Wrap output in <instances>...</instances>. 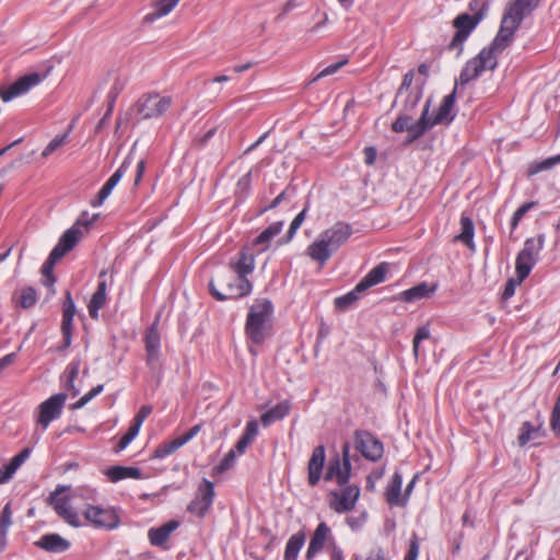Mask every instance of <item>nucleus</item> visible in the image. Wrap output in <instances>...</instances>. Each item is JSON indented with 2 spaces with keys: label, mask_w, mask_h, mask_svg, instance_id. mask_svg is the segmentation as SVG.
<instances>
[{
  "label": "nucleus",
  "mask_w": 560,
  "mask_h": 560,
  "mask_svg": "<svg viewBox=\"0 0 560 560\" xmlns=\"http://www.w3.org/2000/svg\"><path fill=\"white\" fill-rule=\"evenodd\" d=\"M306 211H307V208H304L294 219L293 221L291 222V225H290V229L287 233V237L279 241V244H285V243H289L294 234L296 233V231L299 230V228L302 225L304 219H305V215H306Z\"/></svg>",
  "instance_id": "obj_48"
},
{
  "label": "nucleus",
  "mask_w": 560,
  "mask_h": 560,
  "mask_svg": "<svg viewBox=\"0 0 560 560\" xmlns=\"http://www.w3.org/2000/svg\"><path fill=\"white\" fill-rule=\"evenodd\" d=\"M430 338V329L428 326H421L417 329L416 335L412 340V350L413 354L417 358L419 355V346L422 340H427Z\"/></svg>",
  "instance_id": "obj_53"
},
{
  "label": "nucleus",
  "mask_w": 560,
  "mask_h": 560,
  "mask_svg": "<svg viewBox=\"0 0 560 560\" xmlns=\"http://www.w3.org/2000/svg\"><path fill=\"white\" fill-rule=\"evenodd\" d=\"M540 1L511 0L502 16L501 26L514 35L523 20L539 5Z\"/></svg>",
  "instance_id": "obj_6"
},
{
  "label": "nucleus",
  "mask_w": 560,
  "mask_h": 560,
  "mask_svg": "<svg viewBox=\"0 0 560 560\" xmlns=\"http://www.w3.org/2000/svg\"><path fill=\"white\" fill-rule=\"evenodd\" d=\"M537 420L538 423L536 425L529 421H525L522 424L521 433L518 435V444L521 446H525L532 440L540 438L545 434V432L542 431L544 421L540 419L539 415Z\"/></svg>",
  "instance_id": "obj_31"
},
{
  "label": "nucleus",
  "mask_w": 560,
  "mask_h": 560,
  "mask_svg": "<svg viewBox=\"0 0 560 560\" xmlns=\"http://www.w3.org/2000/svg\"><path fill=\"white\" fill-rule=\"evenodd\" d=\"M413 122L411 113L400 112L397 119L392 124V129L393 131L400 133L406 131Z\"/></svg>",
  "instance_id": "obj_46"
},
{
  "label": "nucleus",
  "mask_w": 560,
  "mask_h": 560,
  "mask_svg": "<svg viewBox=\"0 0 560 560\" xmlns=\"http://www.w3.org/2000/svg\"><path fill=\"white\" fill-rule=\"evenodd\" d=\"M131 165V158L127 156L121 165L114 172V174L107 179V182L100 189L97 197L91 201L92 207H100L104 203L107 197L110 195L114 187L119 183L121 177L125 175L127 170Z\"/></svg>",
  "instance_id": "obj_19"
},
{
  "label": "nucleus",
  "mask_w": 560,
  "mask_h": 560,
  "mask_svg": "<svg viewBox=\"0 0 560 560\" xmlns=\"http://www.w3.org/2000/svg\"><path fill=\"white\" fill-rule=\"evenodd\" d=\"M291 404L289 400H282L269 410L264 412L260 417L264 427H268L271 423L282 420L290 411Z\"/></svg>",
  "instance_id": "obj_32"
},
{
  "label": "nucleus",
  "mask_w": 560,
  "mask_h": 560,
  "mask_svg": "<svg viewBox=\"0 0 560 560\" xmlns=\"http://www.w3.org/2000/svg\"><path fill=\"white\" fill-rule=\"evenodd\" d=\"M360 497V488L355 485L346 483L341 491L329 493V508L336 513L342 514L354 509Z\"/></svg>",
  "instance_id": "obj_10"
},
{
  "label": "nucleus",
  "mask_w": 560,
  "mask_h": 560,
  "mask_svg": "<svg viewBox=\"0 0 560 560\" xmlns=\"http://www.w3.org/2000/svg\"><path fill=\"white\" fill-rule=\"evenodd\" d=\"M550 429L552 432L560 438V411L552 409L550 417Z\"/></svg>",
  "instance_id": "obj_60"
},
{
  "label": "nucleus",
  "mask_w": 560,
  "mask_h": 560,
  "mask_svg": "<svg viewBox=\"0 0 560 560\" xmlns=\"http://www.w3.org/2000/svg\"><path fill=\"white\" fill-rule=\"evenodd\" d=\"M106 294L95 291L89 303V314L92 318H98V311L105 305Z\"/></svg>",
  "instance_id": "obj_45"
},
{
  "label": "nucleus",
  "mask_w": 560,
  "mask_h": 560,
  "mask_svg": "<svg viewBox=\"0 0 560 560\" xmlns=\"http://www.w3.org/2000/svg\"><path fill=\"white\" fill-rule=\"evenodd\" d=\"M183 446V443L178 438L164 442L161 445H159L154 451V457L155 458H164L174 452H176L179 447Z\"/></svg>",
  "instance_id": "obj_43"
},
{
  "label": "nucleus",
  "mask_w": 560,
  "mask_h": 560,
  "mask_svg": "<svg viewBox=\"0 0 560 560\" xmlns=\"http://www.w3.org/2000/svg\"><path fill=\"white\" fill-rule=\"evenodd\" d=\"M355 448L363 457L371 462H376L383 456V443L368 431H355Z\"/></svg>",
  "instance_id": "obj_15"
},
{
  "label": "nucleus",
  "mask_w": 560,
  "mask_h": 560,
  "mask_svg": "<svg viewBox=\"0 0 560 560\" xmlns=\"http://www.w3.org/2000/svg\"><path fill=\"white\" fill-rule=\"evenodd\" d=\"M67 395L58 393L50 396L38 406L37 423L45 430L51 421L61 416Z\"/></svg>",
  "instance_id": "obj_11"
},
{
  "label": "nucleus",
  "mask_w": 560,
  "mask_h": 560,
  "mask_svg": "<svg viewBox=\"0 0 560 560\" xmlns=\"http://www.w3.org/2000/svg\"><path fill=\"white\" fill-rule=\"evenodd\" d=\"M201 423H198L194 427H191L185 434L182 436H178L183 445H185L187 442H189L192 438H195L201 430Z\"/></svg>",
  "instance_id": "obj_61"
},
{
  "label": "nucleus",
  "mask_w": 560,
  "mask_h": 560,
  "mask_svg": "<svg viewBox=\"0 0 560 560\" xmlns=\"http://www.w3.org/2000/svg\"><path fill=\"white\" fill-rule=\"evenodd\" d=\"M330 538L332 537L330 536V528L328 525L325 522L319 523L308 544L306 559H313L319 551H322L325 542H329Z\"/></svg>",
  "instance_id": "obj_22"
},
{
  "label": "nucleus",
  "mask_w": 560,
  "mask_h": 560,
  "mask_svg": "<svg viewBox=\"0 0 560 560\" xmlns=\"http://www.w3.org/2000/svg\"><path fill=\"white\" fill-rule=\"evenodd\" d=\"M350 446L348 443L342 445V466L338 456L328 464L327 471L324 476L326 481L336 479L337 483L342 487L348 483L351 474V463L349 457Z\"/></svg>",
  "instance_id": "obj_14"
},
{
  "label": "nucleus",
  "mask_w": 560,
  "mask_h": 560,
  "mask_svg": "<svg viewBox=\"0 0 560 560\" xmlns=\"http://www.w3.org/2000/svg\"><path fill=\"white\" fill-rule=\"evenodd\" d=\"M79 370H80V362L79 361H72L68 366H67V374H68V377H67V383H66V386L69 390L72 392V395L75 396L78 395L79 390L74 387V380L75 377L78 376L79 374Z\"/></svg>",
  "instance_id": "obj_47"
},
{
  "label": "nucleus",
  "mask_w": 560,
  "mask_h": 560,
  "mask_svg": "<svg viewBox=\"0 0 560 560\" xmlns=\"http://www.w3.org/2000/svg\"><path fill=\"white\" fill-rule=\"evenodd\" d=\"M481 20V12H477L474 15L468 13H462L457 15L453 21V26L456 28V33L450 42L447 48L450 50H457V55H460L465 40Z\"/></svg>",
  "instance_id": "obj_8"
},
{
  "label": "nucleus",
  "mask_w": 560,
  "mask_h": 560,
  "mask_svg": "<svg viewBox=\"0 0 560 560\" xmlns=\"http://www.w3.org/2000/svg\"><path fill=\"white\" fill-rule=\"evenodd\" d=\"M405 102L401 112L411 113L421 100V91L405 93Z\"/></svg>",
  "instance_id": "obj_51"
},
{
  "label": "nucleus",
  "mask_w": 560,
  "mask_h": 560,
  "mask_svg": "<svg viewBox=\"0 0 560 560\" xmlns=\"http://www.w3.org/2000/svg\"><path fill=\"white\" fill-rule=\"evenodd\" d=\"M30 447H25L18 455H15L10 460V463L5 465L4 470L0 471V485L7 483L13 477L20 466L30 457Z\"/></svg>",
  "instance_id": "obj_33"
},
{
  "label": "nucleus",
  "mask_w": 560,
  "mask_h": 560,
  "mask_svg": "<svg viewBox=\"0 0 560 560\" xmlns=\"http://www.w3.org/2000/svg\"><path fill=\"white\" fill-rule=\"evenodd\" d=\"M434 287H429L427 282H421L408 290L400 292L393 298V301H401L406 303H413L429 298L434 292Z\"/></svg>",
  "instance_id": "obj_25"
},
{
  "label": "nucleus",
  "mask_w": 560,
  "mask_h": 560,
  "mask_svg": "<svg viewBox=\"0 0 560 560\" xmlns=\"http://www.w3.org/2000/svg\"><path fill=\"white\" fill-rule=\"evenodd\" d=\"M40 81L42 77L37 72L25 74L12 83L7 90L0 89V96L3 102H9L16 96L25 94Z\"/></svg>",
  "instance_id": "obj_16"
},
{
  "label": "nucleus",
  "mask_w": 560,
  "mask_h": 560,
  "mask_svg": "<svg viewBox=\"0 0 560 560\" xmlns=\"http://www.w3.org/2000/svg\"><path fill=\"white\" fill-rule=\"evenodd\" d=\"M456 90L457 86L454 88L452 93H450L443 98V102L440 105L436 115L434 116V118H431L434 125L450 124L451 121H453L455 117V114H453V108L456 101Z\"/></svg>",
  "instance_id": "obj_27"
},
{
  "label": "nucleus",
  "mask_w": 560,
  "mask_h": 560,
  "mask_svg": "<svg viewBox=\"0 0 560 560\" xmlns=\"http://www.w3.org/2000/svg\"><path fill=\"white\" fill-rule=\"evenodd\" d=\"M68 138V133H65L62 136H57L55 137L47 145L46 148L44 149V151L42 152V156L43 158H47L48 155H50L52 152H55L57 149H59L61 145H63V143L66 142Z\"/></svg>",
  "instance_id": "obj_55"
},
{
  "label": "nucleus",
  "mask_w": 560,
  "mask_h": 560,
  "mask_svg": "<svg viewBox=\"0 0 560 560\" xmlns=\"http://www.w3.org/2000/svg\"><path fill=\"white\" fill-rule=\"evenodd\" d=\"M462 233L455 236V241H460L467 246H472L475 226L472 220L467 215L460 218Z\"/></svg>",
  "instance_id": "obj_40"
},
{
  "label": "nucleus",
  "mask_w": 560,
  "mask_h": 560,
  "mask_svg": "<svg viewBox=\"0 0 560 560\" xmlns=\"http://www.w3.org/2000/svg\"><path fill=\"white\" fill-rule=\"evenodd\" d=\"M387 271V262L378 264L373 269H371L357 284V291H366L368 289L382 283L386 278Z\"/></svg>",
  "instance_id": "obj_26"
},
{
  "label": "nucleus",
  "mask_w": 560,
  "mask_h": 560,
  "mask_svg": "<svg viewBox=\"0 0 560 560\" xmlns=\"http://www.w3.org/2000/svg\"><path fill=\"white\" fill-rule=\"evenodd\" d=\"M145 352L147 364L150 369L155 370L160 366V346L161 338L158 330V325L154 323L145 334Z\"/></svg>",
  "instance_id": "obj_18"
},
{
  "label": "nucleus",
  "mask_w": 560,
  "mask_h": 560,
  "mask_svg": "<svg viewBox=\"0 0 560 560\" xmlns=\"http://www.w3.org/2000/svg\"><path fill=\"white\" fill-rule=\"evenodd\" d=\"M364 291H357V285L350 292L345 295L338 296L335 299V306L339 310H347L352 306L358 300L359 295Z\"/></svg>",
  "instance_id": "obj_44"
},
{
  "label": "nucleus",
  "mask_w": 560,
  "mask_h": 560,
  "mask_svg": "<svg viewBox=\"0 0 560 560\" xmlns=\"http://www.w3.org/2000/svg\"><path fill=\"white\" fill-rule=\"evenodd\" d=\"M514 35L500 25L499 32L489 46L468 60L463 68L459 81L462 85L477 79L486 70H493L498 66V56L502 54L513 42Z\"/></svg>",
  "instance_id": "obj_1"
},
{
  "label": "nucleus",
  "mask_w": 560,
  "mask_h": 560,
  "mask_svg": "<svg viewBox=\"0 0 560 560\" xmlns=\"http://www.w3.org/2000/svg\"><path fill=\"white\" fill-rule=\"evenodd\" d=\"M106 475L112 482H117L126 478L141 479L142 471L137 467L113 466L106 470Z\"/></svg>",
  "instance_id": "obj_34"
},
{
  "label": "nucleus",
  "mask_w": 560,
  "mask_h": 560,
  "mask_svg": "<svg viewBox=\"0 0 560 560\" xmlns=\"http://www.w3.org/2000/svg\"><path fill=\"white\" fill-rule=\"evenodd\" d=\"M272 315L273 304L269 299H256L250 305L245 323V334L253 343H264L271 328Z\"/></svg>",
  "instance_id": "obj_4"
},
{
  "label": "nucleus",
  "mask_w": 560,
  "mask_h": 560,
  "mask_svg": "<svg viewBox=\"0 0 560 560\" xmlns=\"http://www.w3.org/2000/svg\"><path fill=\"white\" fill-rule=\"evenodd\" d=\"M152 412V407L149 406V405H144L140 408V410L138 411V413L135 416L133 420L137 421L138 423H143V421L145 420V418Z\"/></svg>",
  "instance_id": "obj_64"
},
{
  "label": "nucleus",
  "mask_w": 560,
  "mask_h": 560,
  "mask_svg": "<svg viewBox=\"0 0 560 560\" xmlns=\"http://www.w3.org/2000/svg\"><path fill=\"white\" fill-rule=\"evenodd\" d=\"M258 434V423L256 420H250L247 422L245 431L243 433L244 438H247L250 442L254 441V439Z\"/></svg>",
  "instance_id": "obj_59"
},
{
  "label": "nucleus",
  "mask_w": 560,
  "mask_h": 560,
  "mask_svg": "<svg viewBox=\"0 0 560 560\" xmlns=\"http://www.w3.org/2000/svg\"><path fill=\"white\" fill-rule=\"evenodd\" d=\"M559 163H560V154L548 158L541 162L533 163L528 167V176H533L542 171L551 170Z\"/></svg>",
  "instance_id": "obj_42"
},
{
  "label": "nucleus",
  "mask_w": 560,
  "mask_h": 560,
  "mask_svg": "<svg viewBox=\"0 0 560 560\" xmlns=\"http://www.w3.org/2000/svg\"><path fill=\"white\" fill-rule=\"evenodd\" d=\"M518 283L517 279H509L502 293L503 300H509L514 295L515 285Z\"/></svg>",
  "instance_id": "obj_63"
},
{
  "label": "nucleus",
  "mask_w": 560,
  "mask_h": 560,
  "mask_svg": "<svg viewBox=\"0 0 560 560\" xmlns=\"http://www.w3.org/2000/svg\"><path fill=\"white\" fill-rule=\"evenodd\" d=\"M366 513L363 512L359 516H348L346 518V523L350 526L352 530H358L364 525V523L366 522Z\"/></svg>",
  "instance_id": "obj_58"
},
{
  "label": "nucleus",
  "mask_w": 560,
  "mask_h": 560,
  "mask_svg": "<svg viewBox=\"0 0 560 560\" xmlns=\"http://www.w3.org/2000/svg\"><path fill=\"white\" fill-rule=\"evenodd\" d=\"M326 459V451L324 445L316 446L311 455L307 464V480L310 486H316L322 477L323 468Z\"/></svg>",
  "instance_id": "obj_20"
},
{
  "label": "nucleus",
  "mask_w": 560,
  "mask_h": 560,
  "mask_svg": "<svg viewBox=\"0 0 560 560\" xmlns=\"http://www.w3.org/2000/svg\"><path fill=\"white\" fill-rule=\"evenodd\" d=\"M537 202L529 201L523 203L521 207L516 209V211L513 213L512 220H511V228L512 230L516 229L520 221L523 219V217L533 208H535Z\"/></svg>",
  "instance_id": "obj_50"
},
{
  "label": "nucleus",
  "mask_w": 560,
  "mask_h": 560,
  "mask_svg": "<svg viewBox=\"0 0 560 560\" xmlns=\"http://www.w3.org/2000/svg\"><path fill=\"white\" fill-rule=\"evenodd\" d=\"M173 104L171 96L159 93L143 94L137 102V112L142 119L159 118L165 114Z\"/></svg>",
  "instance_id": "obj_9"
},
{
  "label": "nucleus",
  "mask_w": 560,
  "mask_h": 560,
  "mask_svg": "<svg viewBox=\"0 0 560 560\" xmlns=\"http://www.w3.org/2000/svg\"><path fill=\"white\" fill-rule=\"evenodd\" d=\"M351 234L352 228L349 223L337 222L331 228L323 231L307 247V255L323 266L332 253L347 243Z\"/></svg>",
  "instance_id": "obj_3"
},
{
  "label": "nucleus",
  "mask_w": 560,
  "mask_h": 560,
  "mask_svg": "<svg viewBox=\"0 0 560 560\" xmlns=\"http://www.w3.org/2000/svg\"><path fill=\"white\" fill-rule=\"evenodd\" d=\"M534 258L528 257L524 253H518L515 261V271L518 283L523 282L530 273L533 267L536 265Z\"/></svg>",
  "instance_id": "obj_36"
},
{
  "label": "nucleus",
  "mask_w": 560,
  "mask_h": 560,
  "mask_svg": "<svg viewBox=\"0 0 560 560\" xmlns=\"http://www.w3.org/2000/svg\"><path fill=\"white\" fill-rule=\"evenodd\" d=\"M544 244H545V235L544 234H539L536 238L535 237L527 238L524 242V247L521 250V253H524L525 255H527L530 258H534L537 261L539 253L544 248Z\"/></svg>",
  "instance_id": "obj_39"
},
{
  "label": "nucleus",
  "mask_w": 560,
  "mask_h": 560,
  "mask_svg": "<svg viewBox=\"0 0 560 560\" xmlns=\"http://www.w3.org/2000/svg\"><path fill=\"white\" fill-rule=\"evenodd\" d=\"M412 81H413V71L410 70L402 78V82H401V84L398 89L397 95H396L397 98L404 96L405 93L412 92L410 90Z\"/></svg>",
  "instance_id": "obj_56"
},
{
  "label": "nucleus",
  "mask_w": 560,
  "mask_h": 560,
  "mask_svg": "<svg viewBox=\"0 0 560 560\" xmlns=\"http://www.w3.org/2000/svg\"><path fill=\"white\" fill-rule=\"evenodd\" d=\"M236 460L235 450H230L218 466L213 468V475L222 474L233 467Z\"/></svg>",
  "instance_id": "obj_49"
},
{
  "label": "nucleus",
  "mask_w": 560,
  "mask_h": 560,
  "mask_svg": "<svg viewBox=\"0 0 560 560\" xmlns=\"http://www.w3.org/2000/svg\"><path fill=\"white\" fill-rule=\"evenodd\" d=\"M401 485L402 476L396 471L385 491L386 501L389 505L394 506L406 504V498L400 499Z\"/></svg>",
  "instance_id": "obj_29"
},
{
  "label": "nucleus",
  "mask_w": 560,
  "mask_h": 560,
  "mask_svg": "<svg viewBox=\"0 0 560 560\" xmlns=\"http://www.w3.org/2000/svg\"><path fill=\"white\" fill-rule=\"evenodd\" d=\"M330 560H343V552L334 538L329 539Z\"/></svg>",
  "instance_id": "obj_62"
},
{
  "label": "nucleus",
  "mask_w": 560,
  "mask_h": 560,
  "mask_svg": "<svg viewBox=\"0 0 560 560\" xmlns=\"http://www.w3.org/2000/svg\"><path fill=\"white\" fill-rule=\"evenodd\" d=\"M179 526V522L172 520L167 523L163 524L156 528H150L148 532V537L150 544L156 547H162L170 538L171 534L177 529Z\"/></svg>",
  "instance_id": "obj_28"
},
{
  "label": "nucleus",
  "mask_w": 560,
  "mask_h": 560,
  "mask_svg": "<svg viewBox=\"0 0 560 560\" xmlns=\"http://www.w3.org/2000/svg\"><path fill=\"white\" fill-rule=\"evenodd\" d=\"M75 304L72 299L71 292L66 291L65 301L62 305V320H61V332L63 336L62 349H67L72 342V323L75 315Z\"/></svg>",
  "instance_id": "obj_17"
},
{
  "label": "nucleus",
  "mask_w": 560,
  "mask_h": 560,
  "mask_svg": "<svg viewBox=\"0 0 560 560\" xmlns=\"http://www.w3.org/2000/svg\"><path fill=\"white\" fill-rule=\"evenodd\" d=\"M104 389V386L102 384L93 387L89 393L83 395L77 402H74L71 406V409H80L84 407L89 401H91L94 397H96L98 394H101Z\"/></svg>",
  "instance_id": "obj_52"
},
{
  "label": "nucleus",
  "mask_w": 560,
  "mask_h": 560,
  "mask_svg": "<svg viewBox=\"0 0 560 560\" xmlns=\"http://www.w3.org/2000/svg\"><path fill=\"white\" fill-rule=\"evenodd\" d=\"M37 292L33 287L23 288L16 302L23 308H31L36 304Z\"/></svg>",
  "instance_id": "obj_41"
},
{
  "label": "nucleus",
  "mask_w": 560,
  "mask_h": 560,
  "mask_svg": "<svg viewBox=\"0 0 560 560\" xmlns=\"http://www.w3.org/2000/svg\"><path fill=\"white\" fill-rule=\"evenodd\" d=\"M419 555V541L417 534H412L410 542H409V549L407 555L405 556L404 560H417Z\"/></svg>",
  "instance_id": "obj_57"
},
{
  "label": "nucleus",
  "mask_w": 560,
  "mask_h": 560,
  "mask_svg": "<svg viewBox=\"0 0 560 560\" xmlns=\"http://www.w3.org/2000/svg\"><path fill=\"white\" fill-rule=\"evenodd\" d=\"M248 279H242L231 270L221 271L209 282L210 294L218 301L235 300L252 292Z\"/></svg>",
  "instance_id": "obj_5"
},
{
  "label": "nucleus",
  "mask_w": 560,
  "mask_h": 560,
  "mask_svg": "<svg viewBox=\"0 0 560 560\" xmlns=\"http://www.w3.org/2000/svg\"><path fill=\"white\" fill-rule=\"evenodd\" d=\"M283 226L282 221L275 222L265 229L254 241V245L259 246V252L269 248L271 240L277 236Z\"/></svg>",
  "instance_id": "obj_35"
},
{
  "label": "nucleus",
  "mask_w": 560,
  "mask_h": 560,
  "mask_svg": "<svg viewBox=\"0 0 560 560\" xmlns=\"http://www.w3.org/2000/svg\"><path fill=\"white\" fill-rule=\"evenodd\" d=\"M347 63H348V60L347 59H342L340 61H337L335 63H331V65L327 66L316 77H314L312 79L310 84L318 81L322 78H325V77H328V75H331V74L336 73L338 70H340Z\"/></svg>",
  "instance_id": "obj_54"
},
{
  "label": "nucleus",
  "mask_w": 560,
  "mask_h": 560,
  "mask_svg": "<svg viewBox=\"0 0 560 560\" xmlns=\"http://www.w3.org/2000/svg\"><path fill=\"white\" fill-rule=\"evenodd\" d=\"M69 489V486L58 485L56 489L50 492L47 503L54 508L57 515L67 524L72 527H80L81 521L77 511L70 505V498L60 497Z\"/></svg>",
  "instance_id": "obj_7"
},
{
  "label": "nucleus",
  "mask_w": 560,
  "mask_h": 560,
  "mask_svg": "<svg viewBox=\"0 0 560 560\" xmlns=\"http://www.w3.org/2000/svg\"><path fill=\"white\" fill-rule=\"evenodd\" d=\"M38 548L52 553H60L67 551L71 544L59 534H45L36 542Z\"/></svg>",
  "instance_id": "obj_23"
},
{
  "label": "nucleus",
  "mask_w": 560,
  "mask_h": 560,
  "mask_svg": "<svg viewBox=\"0 0 560 560\" xmlns=\"http://www.w3.org/2000/svg\"><path fill=\"white\" fill-rule=\"evenodd\" d=\"M231 271L241 277L247 279V276L254 271L255 257L248 248H243L240 252L237 261H230Z\"/></svg>",
  "instance_id": "obj_24"
},
{
  "label": "nucleus",
  "mask_w": 560,
  "mask_h": 560,
  "mask_svg": "<svg viewBox=\"0 0 560 560\" xmlns=\"http://www.w3.org/2000/svg\"><path fill=\"white\" fill-rule=\"evenodd\" d=\"M305 542L304 533H296L292 535L285 546L284 560H296L301 548Z\"/></svg>",
  "instance_id": "obj_37"
},
{
  "label": "nucleus",
  "mask_w": 560,
  "mask_h": 560,
  "mask_svg": "<svg viewBox=\"0 0 560 560\" xmlns=\"http://www.w3.org/2000/svg\"><path fill=\"white\" fill-rule=\"evenodd\" d=\"M12 525V511L11 503L8 502L0 514V548L3 549L7 545V535L10 526Z\"/></svg>",
  "instance_id": "obj_38"
},
{
  "label": "nucleus",
  "mask_w": 560,
  "mask_h": 560,
  "mask_svg": "<svg viewBox=\"0 0 560 560\" xmlns=\"http://www.w3.org/2000/svg\"><path fill=\"white\" fill-rule=\"evenodd\" d=\"M83 516L97 528L114 529L119 525V517L110 508L88 505L83 511Z\"/></svg>",
  "instance_id": "obj_13"
},
{
  "label": "nucleus",
  "mask_w": 560,
  "mask_h": 560,
  "mask_svg": "<svg viewBox=\"0 0 560 560\" xmlns=\"http://www.w3.org/2000/svg\"><path fill=\"white\" fill-rule=\"evenodd\" d=\"M180 0H153V11L143 18L144 23H152L158 19L167 15Z\"/></svg>",
  "instance_id": "obj_30"
},
{
  "label": "nucleus",
  "mask_w": 560,
  "mask_h": 560,
  "mask_svg": "<svg viewBox=\"0 0 560 560\" xmlns=\"http://www.w3.org/2000/svg\"><path fill=\"white\" fill-rule=\"evenodd\" d=\"M85 214L86 213H83L82 217L78 220L77 224L72 225L61 235L59 242L52 248L47 260L42 266V275L44 277L43 284L47 288H50L52 293H55L54 284L56 282V277L52 272L54 267L68 252L73 249L79 242L82 235V231L79 228V224H83L88 228L98 218V214H94L91 220H84L83 217Z\"/></svg>",
  "instance_id": "obj_2"
},
{
  "label": "nucleus",
  "mask_w": 560,
  "mask_h": 560,
  "mask_svg": "<svg viewBox=\"0 0 560 560\" xmlns=\"http://www.w3.org/2000/svg\"><path fill=\"white\" fill-rule=\"evenodd\" d=\"M429 108H430V101L425 102V105L422 109L420 118L415 121L409 128L406 130L408 131V137L406 140V143H412L413 141L421 138L428 130H430L435 125L432 122L431 118L429 117Z\"/></svg>",
  "instance_id": "obj_21"
},
{
  "label": "nucleus",
  "mask_w": 560,
  "mask_h": 560,
  "mask_svg": "<svg viewBox=\"0 0 560 560\" xmlns=\"http://www.w3.org/2000/svg\"><path fill=\"white\" fill-rule=\"evenodd\" d=\"M214 495L213 482L205 478L197 489L196 498L187 506L188 512L203 517L212 505Z\"/></svg>",
  "instance_id": "obj_12"
}]
</instances>
